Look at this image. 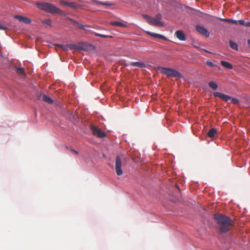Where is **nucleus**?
I'll return each mask as SVG.
<instances>
[{"instance_id": "1", "label": "nucleus", "mask_w": 250, "mask_h": 250, "mask_svg": "<svg viewBox=\"0 0 250 250\" xmlns=\"http://www.w3.org/2000/svg\"><path fill=\"white\" fill-rule=\"evenodd\" d=\"M214 218L219 226V231L222 233L228 232L234 225V222L231 219L223 214H215Z\"/></svg>"}, {"instance_id": "2", "label": "nucleus", "mask_w": 250, "mask_h": 250, "mask_svg": "<svg viewBox=\"0 0 250 250\" xmlns=\"http://www.w3.org/2000/svg\"><path fill=\"white\" fill-rule=\"evenodd\" d=\"M36 5L38 8L48 13L52 14H62V13L61 9L48 2H37Z\"/></svg>"}, {"instance_id": "3", "label": "nucleus", "mask_w": 250, "mask_h": 250, "mask_svg": "<svg viewBox=\"0 0 250 250\" xmlns=\"http://www.w3.org/2000/svg\"><path fill=\"white\" fill-rule=\"evenodd\" d=\"M143 17L146 19L147 22L152 25L158 27H161L164 25V23L161 21L162 15L160 14H157L154 18L150 17L146 15H144Z\"/></svg>"}, {"instance_id": "4", "label": "nucleus", "mask_w": 250, "mask_h": 250, "mask_svg": "<svg viewBox=\"0 0 250 250\" xmlns=\"http://www.w3.org/2000/svg\"><path fill=\"white\" fill-rule=\"evenodd\" d=\"M158 69L163 74L169 77L180 78L182 76L179 72L173 69L166 67H159Z\"/></svg>"}, {"instance_id": "5", "label": "nucleus", "mask_w": 250, "mask_h": 250, "mask_svg": "<svg viewBox=\"0 0 250 250\" xmlns=\"http://www.w3.org/2000/svg\"><path fill=\"white\" fill-rule=\"evenodd\" d=\"M213 95L215 97L220 98L221 99L223 100L225 102H228L229 100H231V102L234 104H237L239 103V100L237 99L232 98L229 95L220 92H214L213 93Z\"/></svg>"}, {"instance_id": "6", "label": "nucleus", "mask_w": 250, "mask_h": 250, "mask_svg": "<svg viewBox=\"0 0 250 250\" xmlns=\"http://www.w3.org/2000/svg\"><path fill=\"white\" fill-rule=\"evenodd\" d=\"M90 129L93 134L97 137L103 138L106 136V134L104 132L93 125H90Z\"/></svg>"}, {"instance_id": "7", "label": "nucleus", "mask_w": 250, "mask_h": 250, "mask_svg": "<svg viewBox=\"0 0 250 250\" xmlns=\"http://www.w3.org/2000/svg\"><path fill=\"white\" fill-rule=\"evenodd\" d=\"M122 161L119 156H117L116 158L115 169L116 173L118 176H121L123 174V172L122 169Z\"/></svg>"}, {"instance_id": "8", "label": "nucleus", "mask_w": 250, "mask_h": 250, "mask_svg": "<svg viewBox=\"0 0 250 250\" xmlns=\"http://www.w3.org/2000/svg\"><path fill=\"white\" fill-rule=\"evenodd\" d=\"M196 30L202 35L206 37H208L209 36V32L203 26H201L200 25H197L196 26Z\"/></svg>"}, {"instance_id": "9", "label": "nucleus", "mask_w": 250, "mask_h": 250, "mask_svg": "<svg viewBox=\"0 0 250 250\" xmlns=\"http://www.w3.org/2000/svg\"><path fill=\"white\" fill-rule=\"evenodd\" d=\"M14 18L18 20L19 21L29 24L31 22V20L27 18L20 15H16Z\"/></svg>"}, {"instance_id": "10", "label": "nucleus", "mask_w": 250, "mask_h": 250, "mask_svg": "<svg viewBox=\"0 0 250 250\" xmlns=\"http://www.w3.org/2000/svg\"><path fill=\"white\" fill-rule=\"evenodd\" d=\"M38 99L48 104H52L53 102V101L51 98L43 94H40Z\"/></svg>"}, {"instance_id": "11", "label": "nucleus", "mask_w": 250, "mask_h": 250, "mask_svg": "<svg viewBox=\"0 0 250 250\" xmlns=\"http://www.w3.org/2000/svg\"><path fill=\"white\" fill-rule=\"evenodd\" d=\"M177 38L181 41H185L186 40L184 33L180 30L177 31L175 33Z\"/></svg>"}, {"instance_id": "12", "label": "nucleus", "mask_w": 250, "mask_h": 250, "mask_svg": "<svg viewBox=\"0 0 250 250\" xmlns=\"http://www.w3.org/2000/svg\"><path fill=\"white\" fill-rule=\"evenodd\" d=\"M147 33L148 35H150L151 37H153L154 38H160V39H163L165 40H167V38H166V37H165L163 35H162L160 34H158L152 33V32H147Z\"/></svg>"}, {"instance_id": "13", "label": "nucleus", "mask_w": 250, "mask_h": 250, "mask_svg": "<svg viewBox=\"0 0 250 250\" xmlns=\"http://www.w3.org/2000/svg\"><path fill=\"white\" fill-rule=\"evenodd\" d=\"M221 64H222V65L223 67H224L227 69H231L233 68L232 65L229 62H226L224 61H221Z\"/></svg>"}, {"instance_id": "14", "label": "nucleus", "mask_w": 250, "mask_h": 250, "mask_svg": "<svg viewBox=\"0 0 250 250\" xmlns=\"http://www.w3.org/2000/svg\"><path fill=\"white\" fill-rule=\"evenodd\" d=\"M71 20L72 21H73V22L76 24L77 25V26H78V28H79L80 29H83V30H87V29H86L85 27H89V26L88 25H84L80 23H79L78 21H74V20Z\"/></svg>"}, {"instance_id": "15", "label": "nucleus", "mask_w": 250, "mask_h": 250, "mask_svg": "<svg viewBox=\"0 0 250 250\" xmlns=\"http://www.w3.org/2000/svg\"><path fill=\"white\" fill-rule=\"evenodd\" d=\"M219 19L221 21H226V22H227L229 23H230L232 24H239V20L236 21V20H234L230 19H221V18H220Z\"/></svg>"}, {"instance_id": "16", "label": "nucleus", "mask_w": 250, "mask_h": 250, "mask_svg": "<svg viewBox=\"0 0 250 250\" xmlns=\"http://www.w3.org/2000/svg\"><path fill=\"white\" fill-rule=\"evenodd\" d=\"M130 65L142 68L145 66V64L142 62H131Z\"/></svg>"}, {"instance_id": "17", "label": "nucleus", "mask_w": 250, "mask_h": 250, "mask_svg": "<svg viewBox=\"0 0 250 250\" xmlns=\"http://www.w3.org/2000/svg\"><path fill=\"white\" fill-rule=\"evenodd\" d=\"M217 130L215 128H212L208 131V137L213 138L214 135L216 134Z\"/></svg>"}, {"instance_id": "18", "label": "nucleus", "mask_w": 250, "mask_h": 250, "mask_svg": "<svg viewBox=\"0 0 250 250\" xmlns=\"http://www.w3.org/2000/svg\"><path fill=\"white\" fill-rule=\"evenodd\" d=\"M42 22L46 27H51L52 25V21L49 19L44 20Z\"/></svg>"}, {"instance_id": "19", "label": "nucleus", "mask_w": 250, "mask_h": 250, "mask_svg": "<svg viewBox=\"0 0 250 250\" xmlns=\"http://www.w3.org/2000/svg\"><path fill=\"white\" fill-rule=\"evenodd\" d=\"M110 24L111 25L117 26H120V27H126V25L125 24L122 23L121 22L116 21H112L110 22Z\"/></svg>"}, {"instance_id": "20", "label": "nucleus", "mask_w": 250, "mask_h": 250, "mask_svg": "<svg viewBox=\"0 0 250 250\" xmlns=\"http://www.w3.org/2000/svg\"><path fill=\"white\" fill-rule=\"evenodd\" d=\"M209 86L214 90H216L218 88L217 83L213 81H211L208 83Z\"/></svg>"}, {"instance_id": "21", "label": "nucleus", "mask_w": 250, "mask_h": 250, "mask_svg": "<svg viewBox=\"0 0 250 250\" xmlns=\"http://www.w3.org/2000/svg\"><path fill=\"white\" fill-rule=\"evenodd\" d=\"M229 45L232 49L235 50H238V47L237 44L235 42H234L231 41H229Z\"/></svg>"}, {"instance_id": "22", "label": "nucleus", "mask_w": 250, "mask_h": 250, "mask_svg": "<svg viewBox=\"0 0 250 250\" xmlns=\"http://www.w3.org/2000/svg\"><path fill=\"white\" fill-rule=\"evenodd\" d=\"M16 69L17 73L18 74L25 75L24 70L23 68H22V67H16Z\"/></svg>"}, {"instance_id": "23", "label": "nucleus", "mask_w": 250, "mask_h": 250, "mask_svg": "<svg viewBox=\"0 0 250 250\" xmlns=\"http://www.w3.org/2000/svg\"><path fill=\"white\" fill-rule=\"evenodd\" d=\"M239 24L250 27V22H245L244 20H239Z\"/></svg>"}, {"instance_id": "24", "label": "nucleus", "mask_w": 250, "mask_h": 250, "mask_svg": "<svg viewBox=\"0 0 250 250\" xmlns=\"http://www.w3.org/2000/svg\"><path fill=\"white\" fill-rule=\"evenodd\" d=\"M94 34L96 36L104 38H112V36L105 35H103V34L96 33H94Z\"/></svg>"}, {"instance_id": "25", "label": "nucleus", "mask_w": 250, "mask_h": 250, "mask_svg": "<svg viewBox=\"0 0 250 250\" xmlns=\"http://www.w3.org/2000/svg\"><path fill=\"white\" fill-rule=\"evenodd\" d=\"M96 3L97 4H102V5H104V6H108L111 5V3L107 2H101V1H97V2Z\"/></svg>"}, {"instance_id": "26", "label": "nucleus", "mask_w": 250, "mask_h": 250, "mask_svg": "<svg viewBox=\"0 0 250 250\" xmlns=\"http://www.w3.org/2000/svg\"><path fill=\"white\" fill-rule=\"evenodd\" d=\"M206 64L207 65H208V66L209 67H214L216 66V65L215 64H214L213 62H212L211 61H208L207 62H206Z\"/></svg>"}, {"instance_id": "27", "label": "nucleus", "mask_w": 250, "mask_h": 250, "mask_svg": "<svg viewBox=\"0 0 250 250\" xmlns=\"http://www.w3.org/2000/svg\"><path fill=\"white\" fill-rule=\"evenodd\" d=\"M69 6L73 8H75L76 7V4L74 2H68V5Z\"/></svg>"}, {"instance_id": "28", "label": "nucleus", "mask_w": 250, "mask_h": 250, "mask_svg": "<svg viewBox=\"0 0 250 250\" xmlns=\"http://www.w3.org/2000/svg\"><path fill=\"white\" fill-rule=\"evenodd\" d=\"M60 2L62 4L65 5H67V6L68 5V2H67V1H64V0H62V1H61Z\"/></svg>"}, {"instance_id": "29", "label": "nucleus", "mask_w": 250, "mask_h": 250, "mask_svg": "<svg viewBox=\"0 0 250 250\" xmlns=\"http://www.w3.org/2000/svg\"><path fill=\"white\" fill-rule=\"evenodd\" d=\"M70 150H71V152L74 153V154H78V152L77 151H76V150H75L72 148H71Z\"/></svg>"}, {"instance_id": "30", "label": "nucleus", "mask_w": 250, "mask_h": 250, "mask_svg": "<svg viewBox=\"0 0 250 250\" xmlns=\"http://www.w3.org/2000/svg\"><path fill=\"white\" fill-rule=\"evenodd\" d=\"M6 28L5 27H3L0 24V29H2V30H5L6 29Z\"/></svg>"}, {"instance_id": "31", "label": "nucleus", "mask_w": 250, "mask_h": 250, "mask_svg": "<svg viewBox=\"0 0 250 250\" xmlns=\"http://www.w3.org/2000/svg\"><path fill=\"white\" fill-rule=\"evenodd\" d=\"M248 44L249 47H250V40H248Z\"/></svg>"}, {"instance_id": "32", "label": "nucleus", "mask_w": 250, "mask_h": 250, "mask_svg": "<svg viewBox=\"0 0 250 250\" xmlns=\"http://www.w3.org/2000/svg\"><path fill=\"white\" fill-rule=\"evenodd\" d=\"M176 187L177 188V189L180 191L179 187L178 185H176Z\"/></svg>"}, {"instance_id": "33", "label": "nucleus", "mask_w": 250, "mask_h": 250, "mask_svg": "<svg viewBox=\"0 0 250 250\" xmlns=\"http://www.w3.org/2000/svg\"><path fill=\"white\" fill-rule=\"evenodd\" d=\"M93 1L95 2H97V0H92Z\"/></svg>"}]
</instances>
